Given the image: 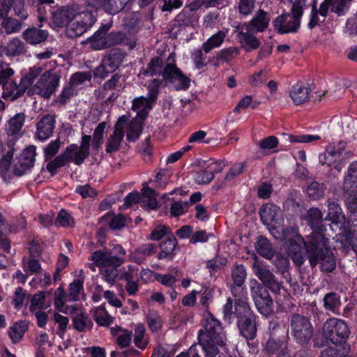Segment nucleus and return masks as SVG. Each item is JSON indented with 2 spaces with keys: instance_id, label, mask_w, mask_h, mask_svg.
Listing matches in <instances>:
<instances>
[{
  "instance_id": "obj_1",
  "label": "nucleus",
  "mask_w": 357,
  "mask_h": 357,
  "mask_svg": "<svg viewBox=\"0 0 357 357\" xmlns=\"http://www.w3.org/2000/svg\"><path fill=\"white\" fill-rule=\"evenodd\" d=\"M329 240L318 236L311 238L307 244V258L310 266L313 268L318 264L320 265V271L325 273H331L336 268V259L328 246Z\"/></svg>"
},
{
  "instance_id": "obj_2",
  "label": "nucleus",
  "mask_w": 357,
  "mask_h": 357,
  "mask_svg": "<svg viewBox=\"0 0 357 357\" xmlns=\"http://www.w3.org/2000/svg\"><path fill=\"white\" fill-rule=\"evenodd\" d=\"M208 315L204 328L199 331L198 341L206 357H216L220 353L218 347L225 345V334L220 322L210 312Z\"/></svg>"
},
{
  "instance_id": "obj_3",
  "label": "nucleus",
  "mask_w": 357,
  "mask_h": 357,
  "mask_svg": "<svg viewBox=\"0 0 357 357\" xmlns=\"http://www.w3.org/2000/svg\"><path fill=\"white\" fill-rule=\"evenodd\" d=\"M283 248L286 254L294 264L301 267L305 261L303 247L307 252L308 236L305 239L299 234L296 227H287L282 229Z\"/></svg>"
},
{
  "instance_id": "obj_4",
  "label": "nucleus",
  "mask_w": 357,
  "mask_h": 357,
  "mask_svg": "<svg viewBox=\"0 0 357 357\" xmlns=\"http://www.w3.org/2000/svg\"><path fill=\"white\" fill-rule=\"evenodd\" d=\"M234 314L237 318V326L240 334L247 340H253L257 336V315L252 310L246 300H235Z\"/></svg>"
},
{
  "instance_id": "obj_5",
  "label": "nucleus",
  "mask_w": 357,
  "mask_h": 357,
  "mask_svg": "<svg viewBox=\"0 0 357 357\" xmlns=\"http://www.w3.org/2000/svg\"><path fill=\"white\" fill-rule=\"evenodd\" d=\"M290 328L296 342L302 346L308 344L314 335V328L310 319L298 313L291 314Z\"/></svg>"
},
{
  "instance_id": "obj_6",
  "label": "nucleus",
  "mask_w": 357,
  "mask_h": 357,
  "mask_svg": "<svg viewBox=\"0 0 357 357\" xmlns=\"http://www.w3.org/2000/svg\"><path fill=\"white\" fill-rule=\"evenodd\" d=\"M270 337L266 342L265 351L267 354H273L280 349H287L289 337V327L286 324H279L276 321L270 323Z\"/></svg>"
},
{
  "instance_id": "obj_7",
  "label": "nucleus",
  "mask_w": 357,
  "mask_h": 357,
  "mask_svg": "<svg viewBox=\"0 0 357 357\" xmlns=\"http://www.w3.org/2000/svg\"><path fill=\"white\" fill-rule=\"evenodd\" d=\"M250 293L258 312L264 316L270 315L273 311V301L267 288L253 280L250 282Z\"/></svg>"
},
{
  "instance_id": "obj_8",
  "label": "nucleus",
  "mask_w": 357,
  "mask_h": 357,
  "mask_svg": "<svg viewBox=\"0 0 357 357\" xmlns=\"http://www.w3.org/2000/svg\"><path fill=\"white\" fill-rule=\"evenodd\" d=\"M323 335L333 344H342L350 334L347 324L342 319L331 318L323 325Z\"/></svg>"
},
{
  "instance_id": "obj_9",
  "label": "nucleus",
  "mask_w": 357,
  "mask_h": 357,
  "mask_svg": "<svg viewBox=\"0 0 357 357\" xmlns=\"http://www.w3.org/2000/svg\"><path fill=\"white\" fill-rule=\"evenodd\" d=\"M60 82V76L52 70H47L41 75L35 85L30 89L33 94L49 99L56 91Z\"/></svg>"
},
{
  "instance_id": "obj_10",
  "label": "nucleus",
  "mask_w": 357,
  "mask_h": 357,
  "mask_svg": "<svg viewBox=\"0 0 357 357\" xmlns=\"http://www.w3.org/2000/svg\"><path fill=\"white\" fill-rule=\"evenodd\" d=\"M74 22L67 27L66 33L70 38L82 36L96 22V17L91 11L84 10L77 13L75 10Z\"/></svg>"
},
{
  "instance_id": "obj_11",
  "label": "nucleus",
  "mask_w": 357,
  "mask_h": 357,
  "mask_svg": "<svg viewBox=\"0 0 357 357\" xmlns=\"http://www.w3.org/2000/svg\"><path fill=\"white\" fill-rule=\"evenodd\" d=\"M162 79L165 82V85L172 84L177 91H185L190 86V79L178 68L174 62L165 64L164 77Z\"/></svg>"
},
{
  "instance_id": "obj_12",
  "label": "nucleus",
  "mask_w": 357,
  "mask_h": 357,
  "mask_svg": "<svg viewBox=\"0 0 357 357\" xmlns=\"http://www.w3.org/2000/svg\"><path fill=\"white\" fill-rule=\"evenodd\" d=\"M255 274L261 282V284L275 294H280L282 287V282L277 280L268 266L261 262L255 261L252 265Z\"/></svg>"
},
{
  "instance_id": "obj_13",
  "label": "nucleus",
  "mask_w": 357,
  "mask_h": 357,
  "mask_svg": "<svg viewBox=\"0 0 357 357\" xmlns=\"http://www.w3.org/2000/svg\"><path fill=\"white\" fill-rule=\"evenodd\" d=\"M130 0H86L89 8L95 10H102L105 13L114 15L122 11Z\"/></svg>"
},
{
  "instance_id": "obj_14",
  "label": "nucleus",
  "mask_w": 357,
  "mask_h": 357,
  "mask_svg": "<svg viewBox=\"0 0 357 357\" xmlns=\"http://www.w3.org/2000/svg\"><path fill=\"white\" fill-rule=\"evenodd\" d=\"M307 224L311 229L312 233L308 235V241L311 238H316L318 236H321L324 238H326L325 235L326 228L323 224V214L321 211L318 208H310L306 215L305 218Z\"/></svg>"
},
{
  "instance_id": "obj_15",
  "label": "nucleus",
  "mask_w": 357,
  "mask_h": 357,
  "mask_svg": "<svg viewBox=\"0 0 357 357\" xmlns=\"http://www.w3.org/2000/svg\"><path fill=\"white\" fill-rule=\"evenodd\" d=\"M36 155V147L30 145L24 149L18 161L15 165L13 173L17 176H20L33 167Z\"/></svg>"
},
{
  "instance_id": "obj_16",
  "label": "nucleus",
  "mask_w": 357,
  "mask_h": 357,
  "mask_svg": "<svg viewBox=\"0 0 357 357\" xmlns=\"http://www.w3.org/2000/svg\"><path fill=\"white\" fill-rule=\"evenodd\" d=\"M301 25L298 20H295L290 13H284L273 21L274 30L280 34L296 33Z\"/></svg>"
},
{
  "instance_id": "obj_17",
  "label": "nucleus",
  "mask_w": 357,
  "mask_h": 357,
  "mask_svg": "<svg viewBox=\"0 0 357 357\" xmlns=\"http://www.w3.org/2000/svg\"><path fill=\"white\" fill-rule=\"evenodd\" d=\"M126 116H121L114 125V130L107 139L105 151L107 153H112L119 150L121 144L124 137V129L123 123L126 121Z\"/></svg>"
},
{
  "instance_id": "obj_18",
  "label": "nucleus",
  "mask_w": 357,
  "mask_h": 357,
  "mask_svg": "<svg viewBox=\"0 0 357 357\" xmlns=\"http://www.w3.org/2000/svg\"><path fill=\"white\" fill-rule=\"evenodd\" d=\"M350 2L351 0H324L319 6V15L324 17L323 22L328 15L329 8L332 13L342 16L348 10Z\"/></svg>"
},
{
  "instance_id": "obj_19",
  "label": "nucleus",
  "mask_w": 357,
  "mask_h": 357,
  "mask_svg": "<svg viewBox=\"0 0 357 357\" xmlns=\"http://www.w3.org/2000/svg\"><path fill=\"white\" fill-rule=\"evenodd\" d=\"M77 149V145L73 144L66 148V149L53 160H50L46 165L47 170L54 176L56 174V169L62 167L66 163L73 160L74 152Z\"/></svg>"
},
{
  "instance_id": "obj_20",
  "label": "nucleus",
  "mask_w": 357,
  "mask_h": 357,
  "mask_svg": "<svg viewBox=\"0 0 357 357\" xmlns=\"http://www.w3.org/2000/svg\"><path fill=\"white\" fill-rule=\"evenodd\" d=\"M56 123V116L46 114L36 123V136L40 141L49 139L53 134Z\"/></svg>"
},
{
  "instance_id": "obj_21",
  "label": "nucleus",
  "mask_w": 357,
  "mask_h": 357,
  "mask_svg": "<svg viewBox=\"0 0 357 357\" xmlns=\"http://www.w3.org/2000/svg\"><path fill=\"white\" fill-rule=\"evenodd\" d=\"M271 18L269 14L262 9H259L252 20L245 23L244 26L247 31L255 33L264 32L268 26Z\"/></svg>"
},
{
  "instance_id": "obj_22",
  "label": "nucleus",
  "mask_w": 357,
  "mask_h": 357,
  "mask_svg": "<svg viewBox=\"0 0 357 357\" xmlns=\"http://www.w3.org/2000/svg\"><path fill=\"white\" fill-rule=\"evenodd\" d=\"M66 313H69L72 316L73 324L74 328L78 332H84L86 330L91 331L93 324L90 318L84 313L77 312L76 305L68 307Z\"/></svg>"
},
{
  "instance_id": "obj_23",
  "label": "nucleus",
  "mask_w": 357,
  "mask_h": 357,
  "mask_svg": "<svg viewBox=\"0 0 357 357\" xmlns=\"http://www.w3.org/2000/svg\"><path fill=\"white\" fill-rule=\"evenodd\" d=\"M91 259L98 266L102 267H115L120 266L123 259L120 256L112 255V252L102 251H96L92 254Z\"/></svg>"
},
{
  "instance_id": "obj_24",
  "label": "nucleus",
  "mask_w": 357,
  "mask_h": 357,
  "mask_svg": "<svg viewBox=\"0 0 357 357\" xmlns=\"http://www.w3.org/2000/svg\"><path fill=\"white\" fill-rule=\"evenodd\" d=\"M2 97L4 99L15 100L21 97L26 91V89L20 80V84H17L13 80L6 79L2 82Z\"/></svg>"
},
{
  "instance_id": "obj_25",
  "label": "nucleus",
  "mask_w": 357,
  "mask_h": 357,
  "mask_svg": "<svg viewBox=\"0 0 357 357\" xmlns=\"http://www.w3.org/2000/svg\"><path fill=\"white\" fill-rule=\"evenodd\" d=\"M125 51L119 48H113L106 52L102 61L107 66L109 71L117 70L126 57Z\"/></svg>"
},
{
  "instance_id": "obj_26",
  "label": "nucleus",
  "mask_w": 357,
  "mask_h": 357,
  "mask_svg": "<svg viewBox=\"0 0 357 357\" xmlns=\"http://www.w3.org/2000/svg\"><path fill=\"white\" fill-rule=\"evenodd\" d=\"M22 36L27 43L36 45L45 42L47 39L48 32L46 30L33 26L24 30Z\"/></svg>"
},
{
  "instance_id": "obj_27",
  "label": "nucleus",
  "mask_w": 357,
  "mask_h": 357,
  "mask_svg": "<svg viewBox=\"0 0 357 357\" xmlns=\"http://www.w3.org/2000/svg\"><path fill=\"white\" fill-rule=\"evenodd\" d=\"M252 33H254L252 31L246 30V31H238L237 33V38L241 47L247 52L258 49L261 44L259 40L253 36Z\"/></svg>"
},
{
  "instance_id": "obj_28",
  "label": "nucleus",
  "mask_w": 357,
  "mask_h": 357,
  "mask_svg": "<svg viewBox=\"0 0 357 357\" xmlns=\"http://www.w3.org/2000/svg\"><path fill=\"white\" fill-rule=\"evenodd\" d=\"M112 26V22L102 24L97 31L89 38L90 43L94 50H102L106 48V36L107 32Z\"/></svg>"
},
{
  "instance_id": "obj_29",
  "label": "nucleus",
  "mask_w": 357,
  "mask_h": 357,
  "mask_svg": "<svg viewBox=\"0 0 357 357\" xmlns=\"http://www.w3.org/2000/svg\"><path fill=\"white\" fill-rule=\"evenodd\" d=\"M177 245V241L174 235L169 232L165 240L162 241L160 244V252L158 255L159 259H172L175 255V250Z\"/></svg>"
},
{
  "instance_id": "obj_30",
  "label": "nucleus",
  "mask_w": 357,
  "mask_h": 357,
  "mask_svg": "<svg viewBox=\"0 0 357 357\" xmlns=\"http://www.w3.org/2000/svg\"><path fill=\"white\" fill-rule=\"evenodd\" d=\"M165 64L160 56H154L147 63L146 67L144 68L141 73L145 76H160L164 77Z\"/></svg>"
},
{
  "instance_id": "obj_31",
  "label": "nucleus",
  "mask_w": 357,
  "mask_h": 357,
  "mask_svg": "<svg viewBox=\"0 0 357 357\" xmlns=\"http://www.w3.org/2000/svg\"><path fill=\"white\" fill-rule=\"evenodd\" d=\"M310 88L297 83L292 86L289 91V96L296 105H300L309 100Z\"/></svg>"
},
{
  "instance_id": "obj_32",
  "label": "nucleus",
  "mask_w": 357,
  "mask_h": 357,
  "mask_svg": "<svg viewBox=\"0 0 357 357\" xmlns=\"http://www.w3.org/2000/svg\"><path fill=\"white\" fill-rule=\"evenodd\" d=\"M75 17V10L70 8H62L52 15V22L55 26L62 27L69 26V22Z\"/></svg>"
},
{
  "instance_id": "obj_33",
  "label": "nucleus",
  "mask_w": 357,
  "mask_h": 357,
  "mask_svg": "<svg viewBox=\"0 0 357 357\" xmlns=\"http://www.w3.org/2000/svg\"><path fill=\"white\" fill-rule=\"evenodd\" d=\"M280 207L273 204H266L259 211L261 220L265 225H270L276 220L280 213Z\"/></svg>"
},
{
  "instance_id": "obj_34",
  "label": "nucleus",
  "mask_w": 357,
  "mask_h": 357,
  "mask_svg": "<svg viewBox=\"0 0 357 357\" xmlns=\"http://www.w3.org/2000/svg\"><path fill=\"white\" fill-rule=\"evenodd\" d=\"M157 252V246L153 243L143 244L138 247L132 255V260L141 264L148 257L151 256Z\"/></svg>"
},
{
  "instance_id": "obj_35",
  "label": "nucleus",
  "mask_w": 357,
  "mask_h": 357,
  "mask_svg": "<svg viewBox=\"0 0 357 357\" xmlns=\"http://www.w3.org/2000/svg\"><path fill=\"white\" fill-rule=\"evenodd\" d=\"M326 202L328 208L327 218L328 220L337 222L340 220V218L344 217L337 197H330Z\"/></svg>"
},
{
  "instance_id": "obj_36",
  "label": "nucleus",
  "mask_w": 357,
  "mask_h": 357,
  "mask_svg": "<svg viewBox=\"0 0 357 357\" xmlns=\"http://www.w3.org/2000/svg\"><path fill=\"white\" fill-rule=\"evenodd\" d=\"M255 248L259 255L266 259H271L274 255V250L269 241L263 236H259L255 243Z\"/></svg>"
},
{
  "instance_id": "obj_37",
  "label": "nucleus",
  "mask_w": 357,
  "mask_h": 357,
  "mask_svg": "<svg viewBox=\"0 0 357 357\" xmlns=\"http://www.w3.org/2000/svg\"><path fill=\"white\" fill-rule=\"evenodd\" d=\"M340 158L339 152L336 151V147L334 144H328L324 153L319 154V161L321 165H326L330 167L334 165Z\"/></svg>"
},
{
  "instance_id": "obj_38",
  "label": "nucleus",
  "mask_w": 357,
  "mask_h": 357,
  "mask_svg": "<svg viewBox=\"0 0 357 357\" xmlns=\"http://www.w3.org/2000/svg\"><path fill=\"white\" fill-rule=\"evenodd\" d=\"M28 330V324L24 321L15 323L8 330V335L13 343L21 341L24 333Z\"/></svg>"
},
{
  "instance_id": "obj_39",
  "label": "nucleus",
  "mask_w": 357,
  "mask_h": 357,
  "mask_svg": "<svg viewBox=\"0 0 357 357\" xmlns=\"http://www.w3.org/2000/svg\"><path fill=\"white\" fill-rule=\"evenodd\" d=\"M323 350L319 357H345L348 355L349 347L345 344H333Z\"/></svg>"
},
{
  "instance_id": "obj_40",
  "label": "nucleus",
  "mask_w": 357,
  "mask_h": 357,
  "mask_svg": "<svg viewBox=\"0 0 357 357\" xmlns=\"http://www.w3.org/2000/svg\"><path fill=\"white\" fill-rule=\"evenodd\" d=\"M357 189V161L352 162L348 168L342 185V190Z\"/></svg>"
},
{
  "instance_id": "obj_41",
  "label": "nucleus",
  "mask_w": 357,
  "mask_h": 357,
  "mask_svg": "<svg viewBox=\"0 0 357 357\" xmlns=\"http://www.w3.org/2000/svg\"><path fill=\"white\" fill-rule=\"evenodd\" d=\"M6 54L11 56H16L26 53L25 44L18 38L12 39L5 47Z\"/></svg>"
},
{
  "instance_id": "obj_42",
  "label": "nucleus",
  "mask_w": 357,
  "mask_h": 357,
  "mask_svg": "<svg viewBox=\"0 0 357 357\" xmlns=\"http://www.w3.org/2000/svg\"><path fill=\"white\" fill-rule=\"evenodd\" d=\"M345 198V204L351 213V215L357 216V189L342 190Z\"/></svg>"
},
{
  "instance_id": "obj_43",
  "label": "nucleus",
  "mask_w": 357,
  "mask_h": 357,
  "mask_svg": "<svg viewBox=\"0 0 357 357\" xmlns=\"http://www.w3.org/2000/svg\"><path fill=\"white\" fill-rule=\"evenodd\" d=\"M326 186L324 183L311 182L306 188L308 197L312 200H318L324 195Z\"/></svg>"
},
{
  "instance_id": "obj_44",
  "label": "nucleus",
  "mask_w": 357,
  "mask_h": 357,
  "mask_svg": "<svg viewBox=\"0 0 357 357\" xmlns=\"http://www.w3.org/2000/svg\"><path fill=\"white\" fill-rule=\"evenodd\" d=\"M22 267L26 274H38L42 272L40 263L35 257H24L22 259Z\"/></svg>"
},
{
  "instance_id": "obj_45",
  "label": "nucleus",
  "mask_w": 357,
  "mask_h": 357,
  "mask_svg": "<svg viewBox=\"0 0 357 357\" xmlns=\"http://www.w3.org/2000/svg\"><path fill=\"white\" fill-rule=\"evenodd\" d=\"M93 317L96 322L101 326H109L114 321V318L106 311L103 305L94 310Z\"/></svg>"
},
{
  "instance_id": "obj_46",
  "label": "nucleus",
  "mask_w": 357,
  "mask_h": 357,
  "mask_svg": "<svg viewBox=\"0 0 357 357\" xmlns=\"http://www.w3.org/2000/svg\"><path fill=\"white\" fill-rule=\"evenodd\" d=\"M225 36L224 31H219L209 38L207 41L203 44V49L205 53H208L213 48L220 47L223 43Z\"/></svg>"
},
{
  "instance_id": "obj_47",
  "label": "nucleus",
  "mask_w": 357,
  "mask_h": 357,
  "mask_svg": "<svg viewBox=\"0 0 357 357\" xmlns=\"http://www.w3.org/2000/svg\"><path fill=\"white\" fill-rule=\"evenodd\" d=\"M231 278L234 284L241 287L247 278V272L243 264H235L231 269Z\"/></svg>"
},
{
  "instance_id": "obj_48",
  "label": "nucleus",
  "mask_w": 357,
  "mask_h": 357,
  "mask_svg": "<svg viewBox=\"0 0 357 357\" xmlns=\"http://www.w3.org/2000/svg\"><path fill=\"white\" fill-rule=\"evenodd\" d=\"M102 220L108 223L110 228L113 230L121 229L126 225V218L123 215H114L107 213Z\"/></svg>"
},
{
  "instance_id": "obj_49",
  "label": "nucleus",
  "mask_w": 357,
  "mask_h": 357,
  "mask_svg": "<svg viewBox=\"0 0 357 357\" xmlns=\"http://www.w3.org/2000/svg\"><path fill=\"white\" fill-rule=\"evenodd\" d=\"M22 26V22L12 17L4 18L1 22V26L4 29L6 34H11L18 32Z\"/></svg>"
},
{
  "instance_id": "obj_50",
  "label": "nucleus",
  "mask_w": 357,
  "mask_h": 357,
  "mask_svg": "<svg viewBox=\"0 0 357 357\" xmlns=\"http://www.w3.org/2000/svg\"><path fill=\"white\" fill-rule=\"evenodd\" d=\"M142 129V123L139 121H130L126 134L127 139L130 142H135L139 137Z\"/></svg>"
},
{
  "instance_id": "obj_51",
  "label": "nucleus",
  "mask_w": 357,
  "mask_h": 357,
  "mask_svg": "<svg viewBox=\"0 0 357 357\" xmlns=\"http://www.w3.org/2000/svg\"><path fill=\"white\" fill-rule=\"evenodd\" d=\"M25 121V115L23 113L15 114L8 122V132L13 135L17 133L22 128Z\"/></svg>"
},
{
  "instance_id": "obj_52",
  "label": "nucleus",
  "mask_w": 357,
  "mask_h": 357,
  "mask_svg": "<svg viewBox=\"0 0 357 357\" xmlns=\"http://www.w3.org/2000/svg\"><path fill=\"white\" fill-rule=\"evenodd\" d=\"M192 13L185 7L176 16L174 26H188L192 23Z\"/></svg>"
},
{
  "instance_id": "obj_53",
  "label": "nucleus",
  "mask_w": 357,
  "mask_h": 357,
  "mask_svg": "<svg viewBox=\"0 0 357 357\" xmlns=\"http://www.w3.org/2000/svg\"><path fill=\"white\" fill-rule=\"evenodd\" d=\"M323 301L324 308L331 312H335L340 305V296L335 292L326 294Z\"/></svg>"
},
{
  "instance_id": "obj_54",
  "label": "nucleus",
  "mask_w": 357,
  "mask_h": 357,
  "mask_svg": "<svg viewBox=\"0 0 357 357\" xmlns=\"http://www.w3.org/2000/svg\"><path fill=\"white\" fill-rule=\"evenodd\" d=\"M57 226L63 227H73L75 225L74 218L66 210L61 209L58 213L55 220Z\"/></svg>"
},
{
  "instance_id": "obj_55",
  "label": "nucleus",
  "mask_w": 357,
  "mask_h": 357,
  "mask_svg": "<svg viewBox=\"0 0 357 357\" xmlns=\"http://www.w3.org/2000/svg\"><path fill=\"white\" fill-rule=\"evenodd\" d=\"M255 4L256 0H238L236 8L241 15L247 17L253 13Z\"/></svg>"
},
{
  "instance_id": "obj_56",
  "label": "nucleus",
  "mask_w": 357,
  "mask_h": 357,
  "mask_svg": "<svg viewBox=\"0 0 357 357\" xmlns=\"http://www.w3.org/2000/svg\"><path fill=\"white\" fill-rule=\"evenodd\" d=\"M152 102L146 97L136 98L132 101V109L146 113L151 108Z\"/></svg>"
},
{
  "instance_id": "obj_57",
  "label": "nucleus",
  "mask_w": 357,
  "mask_h": 357,
  "mask_svg": "<svg viewBox=\"0 0 357 357\" xmlns=\"http://www.w3.org/2000/svg\"><path fill=\"white\" fill-rule=\"evenodd\" d=\"M163 80L162 79H153L147 86L148 93L147 98H149L153 103L155 102L158 98L159 93V88L162 85Z\"/></svg>"
},
{
  "instance_id": "obj_58",
  "label": "nucleus",
  "mask_w": 357,
  "mask_h": 357,
  "mask_svg": "<svg viewBox=\"0 0 357 357\" xmlns=\"http://www.w3.org/2000/svg\"><path fill=\"white\" fill-rule=\"evenodd\" d=\"M206 167L197 172L194 176V179L196 183L199 185H206L210 183L214 178L213 172L207 170Z\"/></svg>"
},
{
  "instance_id": "obj_59",
  "label": "nucleus",
  "mask_w": 357,
  "mask_h": 357,
  "mask_svg": "<svg viewBox=\"0 0 357 357\" xmlns=\"http://www.w3.org/2000/svg\"><path fill=\"white\" fill-rule=\"evenodd\" d=\"M83 290V282L80 280H75L68 287V301H77L79 300L80 291Z\"/></svg>"
},
{
  "instance_id": "obj_60",
  "label": "nucleus",
  "mask_w": 357,
  "mask_h": 357,
  "mask_svg": "<svg viewBox=\"0 0 357 357\" xmlns=\"http://www.w3.org/2000/svg\"><path fill=\"white\" fill-rule=\"evenodd\" d=\"M145 327L143 324H138L135 328L134 343L139 349H144L148 344L144 340Z\"/></svg>"
},
{
  "instance_id": "obj_61",
  "label": "nucleus",
  "mask_w": 357,
  "mask_h": 357,
  "mask_svg": "<svg viewBox=\"0 0 357 357\" xmlns=\"http://www.w3.org/2000/svg\"><path fill=\"white\" fill-rule=\"evenodd\" d=\"M239 54L240 51L238 47H234L225 48L218 53L216 55V59L223 62H229Z\"/></svg>"
},
{
  "instance_id": "obj_62",
  "label": "nucleus",
  "mask_w": 357,
  "mask_h": 357,
  "mask_svg": "<svg viewBox=\"0 0 357 357\" xmlns=\"http://www.w3.org/2000/svg\"><path fill=\"white\" fill-rule=\"evenodd\" d=\"M126 39V35L121 31H112L106 36V47L119 45Z\"/></svg>"
},
{
  "instance_id": "obj_63",
  "label": "nucleus",
  "mask_w": 357,
  "mask_h": 357,
  "mask_svg": "<svg viewBox=\"0 0 357 357\" xmlns=\"http://www.w3.org/2000/svg\"><path fill=\"white\" fill-rule=\"evenodd\" d=\"M146 319L149 328L151 331L156 332L162 328V322L161 317L155 312H149Z\"/></svg>"
},
{
  "instance_id": "obj_64",
  "label": "nucleus",
  "mask_w": 357,
  "mask_h": 357,
  "mask_svg": "<svg viewBox=\"0 0 357 357\" xmlns=\"http://www.w3.org/2000/svg\"><path fill=\"white\" fill-rule=\"evenodd\" d=\"M274 264L277 272L281 274L284 278H288L289 276V260L285 257H277Z\"/></svg>"
}]
</instances>
